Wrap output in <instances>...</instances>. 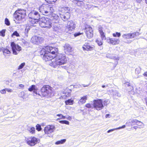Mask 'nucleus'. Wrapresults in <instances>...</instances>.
I'll list each match as a JSON object with an SVG mask.
<instances>
[{"mask_svg":"<svg viewBox=\"0 0 147 147\" xmlns=\"http://www.w3.org/2000/svg\"><path fill=\"white\" fill-rule=\"evenodd\" d=\"M140 77L139 76H134V78H138Z\"/></svg>","mask_w":147,"mask_h":147,"instance_id":"obj_61","label":"nucleus"},{"mask_svg":"<svg viewBox=\"0 0 147 147\" xmlns=\"http://www.w3.org/2000/svg\"><path fill=\"white\" fill-rule=\"evenodd\" d=\"M43 38L41 37L37 36H34L31 38V41L35 44H39L41 43Z\"/></svg>","mask_w":147,"mask_h":147,"instance_id":"obj_12","label":"nucleus"},{"mask_svg":"<svg viewBox=\"0 0 147 147\" xmlns=\"http://www.w3.org/2000/svg\"><path fill=\"white\" fill-rule=\"evenodd\" d=\"M45 51L49 53L52 56L55 55V57L57 54L58 53V49L56 48H53L52 47L47 46L44 47L41 51V53L44 52Z\"/></svg>","mask_w":147,"mask_h":147,"instance_id":"obj_6","label":"nucleus"},{"mask_svg":"<svg viewBox=\"0 0 147 147\" xmlns=\"http://www.w3.org/2000/svg\"><path fill=\"white\" fill-rule=\"evenodd\" d=\"M94 48L93 45L90 46L88 43H85L82 47L84 50H92Z\"/></svg>","mask_w":147,"mask_h":147,"instance_id":"obj_21","label":"nucleus"},{"mask_svg":"<svg viewBox=\"0 0 147 147\" xmlns=\"http://www.w3.org/2000/svg\"><path fill=\"white\" fill-rule=\"evenodd\" d=\"M74 100L71 99H68L65 101L66 105H71L73 103Z\"/></svg>","mask_w":147,"mask_h":147,"instance_id":"obj_30","label":"nucleus"},{"mask_svg":"<svg viewBox=\"0 0 147 147\" xmlns=\"http://www.w3.org/2000/svg\"><path fill=\"white\" fill-rule=\"evenodd\" d=\"M136 124L139 126H140L142 127H143L144 126V124L142 122L137 120V121H136Z\"/></svg>","mask_w":147,"mask_h":147,"instance_id":"obj_33","label":"nucleus"},{"mask_svg":"<svg viewBox=\"0 0 147 147\" xmlns=\"http://www.w3.org/2000/svg\"><path fill=\"white\" fill-rule=\"evenodd\" d=\"M93 106L94 107L98 110L102 109L103 107L102 101L100 99L95 100L94 102Z\"/></svg>","mask_w":147,"mask_h":147,"instance_id":"obj_8","label":"nucleus"},{"mask_svg":"<svg viewBox=\"0 0 147 147\" xmlns=\"http://www.w3.org/2000/svg\"><path fill=\"white\" fill-rule=\"evenodd\" d=\"M141 71V69L140 67L136 68L135 69V73L136 74H139Z\"/></svg>","mask_w":147,"mask_h":147,"instance_id":"obj_37","label":"nucleus"},{"mask_svg":"<svg viewBox=\"0 0 147 147\" xmlns=\"http://www.w3.org/2000/svg\"><path fill=\"white\" fill-rule=\"evenodd\" d=\"M66 140L65 139H63L56 142L55 143L56 144L58 145L64 143L66 141Z\"/></svg>","mask_w":147,"mask_h":147,"instance_id":"obj_31","label":"nucleus"},{"mask_svg":"<svg viewBox=\"0 0 147 147\" xmlns=\"http://www.w3.org/2000/svg\"><path fill=\"white\" fill-rule=\"evenodd\" d=\"M11 52L7 48H4L3 49V53L5 56V58H7V54L9 55L10 54Z\"/></svg>","mask_w":147,"mask_h":147,"instance_id":"obj_25","label":"nucleus"},{"mask_svg":"<svg viewBox=\"0 0 147 147\" xmlns=\"http://www.w3.org/2000/svg\"><path fill=\"white\" fill-rule=\"evenodd\" d=\"M13 36H15L18 37L19 36V35L17 31H15L11 35V36L12 37H13Z\"/></svg>","mask_w":147,"mask_h":147,"instance_id":"obj_44","label":"nucleus"},{"mask_svg":"<svg viewBox=\"0 0 147 147\" xmlns=\"http://www.w3.org/2000/svg\"><path fill=\"white\" fill-rule=\"evenodd\" d=\"M19 86L21 88H23L24 87V85L22 84H20L19 85Z\"/></svg>","mask_w":147,"mask_h":147,"instance_id":"obj_56","label":"nucleus"},{"mask_svg":"<svg viewBox=\"0 0 147 147\" xmlns=\"http://www.w3.org/2000/svg\"><path fill=\"white\" fill-rule=\"evenodd\" d=\"M57 116L59 117H61V119L62 118V119H65L66 118V117L65 116H63L61 114H58L57 115Z\"/></svg>","mask_w":147,"mask_h":147,"instance_id":"obj_49","label":"nucleus"},{"mask_svg":"<svg viewBox=\"0 0 147 147\" xmlns=\"http://www.w3.org/2000/svg\"><path fill=\"white\" fill-rule=\"evenodd\" d=\"M48 52L45 51L44 52H42L41 53V55H43V53H45L43 57V59L45 60L46 61H49L50 60L54 59V58L55 57V55L52 56L50 54L48 53Z\"/></svg>","mask_w":147,"mask_h":147,"instance_id":"obj_13","label":"nucleus"},{"mask_svg":"<svg viewBox=\"0 0 147 147\" xmlns=\"http://www.w3.org/2000/svg\"><path fill=\"white\" fill-rule=\"evenodd\" d=\"M111 93L114 96H116L118 97H120L121 94L116 90H112Z\"/></svg>","mask_w":147,"mask_h":147,"instance_id":"obj_26","label":"nucleus"},{"mask_svg":"<svg viewBox=\"0 0 147 147\" xmlns=\"http://www.w3.org/2000/svg\"><path fill=\"white\" fill-rule=\"evenodd\" d=\"M136 1L137 3H140L142 1V0H136Z\"/></svg>","mask_w":147,"mask_h":147,"instance_id":"obj_60","label":"nucleus"},{"mask_svg":"<svg viewBox=\"0 0 147 147\" xmlns=\"http://www.w3.org/2000/svg\"><path fill=\"white\" fill-rule=\"evenodd\" d=\"M108 42L110 43L113 45H116L118 44L119 42V39L115 38H111L109 40H107Z\"/></svg>","mask_w":147,"mask_h":147,"instance_id":"obj_19","label":"nucleus"},{"mask_svg":"<svg viewBox=\"0 0 147 147\" xmlns=\"http://www.w3.org/2000/svg\"><path fill=\"white\" fill-rule=\"evenodd\" d=\"M140 34L139 32H135L132 33L125 34L122 35L123 42L126 43H130L131 42V40L129 39H132L138 36Z\"/></svg>","mask_w":147,"mask_h":147,"instance_id":"obj_3","label":"nucleus"},{"mask_svg":"<svg viewBox=\"0 0 147 147\" xmlns=\"http://www.w3.org/2000/svg\"><path fill=\"white\" fill-rule=\"evenodd\" d=\"M87 98L86 95L82 97L79 101L78 103L83 104L85 103L86 102V100L87 99Z\"/></svg>","mask_w":147,"mask_h":147,"instance_id":"obj_24","label":"nucleus"},{"mask_svg":"<svg viewBox=\"0 0 147 147\" xmlns=\"http://www.w3.org/2000/svg\"><path fill=\"white\" fill-rule=\"evenodd\" d=\"M39 24L42 27L50 28L52 27V20L45 17H42L39 20Z\"/></svg>","mask_w":147,"mask_h":147,"instance_id":"obj_4","label":"nucleus"},{"mask_svg":"<svg viewBox=\"0 0 147 147\" xmlns=\"http://www.w3.org/2000/svg\"><path fill=\"white\" fill-rule=\"evenodd\" d=\"M59 15L62 20L64 21H67L69 19L70 16V13Z\"/></svg>","mask_w":147,"mask_h":147,"instance_id":"obj_20","label":"nucleus"},{"mask_svg":"<svg viewBox=\"0 0 147 147\" xmlns=\"http://www.w3.org/2000/svg\"><path fill=\"white\" fill-rule=\"evenodd\" d=\"M40 19H35V18H28V21L29 22L32 24H35L37 23L38 22H39Z\"/></svg>","mask_w":147,"mask_h":147,"instance_id":"obj_23","label":"nucleus"},{"mask_svg":"<svg viewBox=\"0 0 147 147\" xmlns=\"http://www.w3.org/2000/svg\"><path fill=\"white\" fill-rule=\"evenodd\" d=\"M82 34V33H80V32H77V33H75L74 34V36L75 37H76Z\"/></svg>","mask_w":147,"mask_h":147,"instance_id":"obj_53","label":"nucleus"},{"mask_svg":"<svg viewBox=\"0 0 147 147\" xmlns=\"http://www.w3.org/2000/svg\"><path fill=\"white\" fill-rule=\"evenodd\" d=\"M36 129L38 131H40L41 129V126L39 124H37L36 126Z\"/></svg>","mask_w":147,"mask_h":147,"instance_id":"obj_43","label":"nucleus"},{"mask_svg":"<svg viewBox=\"0 0 147 147\" xmlns=\"http://www.w3.org/2000/svg\"><path fill=\"white\" fill-rule=\"evenodd\" d=\"M19 95L20 97L23 99H26V97L25 96L26 94L25 92L23 91L21 92Z\"/></svg>","mask_w":147,"mask_h":147,"instance_id":"obj_34","label":"nucleus"},{"mask_svg":"<svg viewBox=\"0 0 147 147\" xmlns=\"http://www.w3.org/2000/svg\"><path fill=\"white\" fill-rule=\"evenodd\" d=\"M107 58H109L110 59H113L116 60H119V57H113L112 56V55L110 54H107Z\"/></svg>","mask_w":147,"mask_h":147,"instance_id":"obj_29","label":"nucleus"},{"mask_svg":"<svg viewBox=\"0 0 147 147\" xmlns=\"http://www.w3.org/2000/svg\"><path fill=\"white\" fill-rule=\"evenodd\" d=\"M85 107L87 108H91L92 107V105L90 103H87L85 105Z\"/></svg>","mask_w":147,"mask_h":147,"instance_id":"obj_48","label":"nucleus"},{"mask_svg":"<svg viewBox=\"0 0 147 147\" xmlns=\"http://www.w3.org/2000/svg\"><path fill=\"white\" fill-rule=\"evenodd\" d=\"M69 120H70L71 119V117L69 116H68L67 117H66V118Z\"/></svg>","mask_w":147,"mask_h":147,"instance_id":"obj_55","label":"nucleus"},{"mask_svg":"<svg viewBox=\"0 0 147 147\" xmlns=\"http://www.w3.org/2000/svg\"><path fill=\"white\" fill-rule=\"evenodd\" d=\"M64 49L66 54L69 55L71 54L73 51V48L70 45L68 44H65L64 46Z\"/></svg>","mask_w":147,"mask_h":147,"instance_id":"obj_14","label":"nucleus"},{"mask_svg":"<svg viewBox=\"0 0 147 147\" xmlns=\"http://www.w3.org/2000/svg\"><path fill=\"white\" fill-rule=\"evenodd\" d=\"M138 127H137V126H134L133 127V128L134 129H137V128Z\"/></svg>","mask_w":147,"mask_h":147,"instance_id":"obj_64","label":"nucleus"},{"mask_svg":"<svg viewBox=\"0 0 147 147\" xmlns=\"http://www.w3.org/2000/svg\"><path fill=\"white\" fill-rule=\"evenodd\" d=\"M28 90L29 91L31 92L32 91H33V92L34 93L36 94H38L40 95V94L37 93L36 92V88L35 85H32L30 86L28 88Z\"/></svg>","mask_w":147,"mask_h":147,"instance_id":"obj_22","label":"nucleus"},{"mask_svg":"<svg viewBox=\"0 0 147 147\" xmlns=\"http://www.w3.org/2000/svg\"><path fill=\"white\" fill-rule=\"evenodd\" d=\"M6 30L5 29L3 30L0 32V36H1L3 37L5 36V33Z\"/></svg>","mask_w":147,"mask_h":147,"instance_id":"obj_38","label":"nucleus"},{"mask_svg":"<svg viewBox=\"0 0 147 147\" xmlns=\"http://www.w3.org/2000/svg\"><path fill=\"white\" fill-rule=\"evenodd\" d=\"M59 123L62 124H65L69 125V122L67 121H59Z\"/></svg>","mask_w":147,"mask_h":147,"instance_id":"obj_40","label":"nucleus"},{"mask_svg":"<svg viewBox=\"0 0 147 147\" xmlns=\"http://www.w3.org/2000/svg\"><path fill=\"white\" fill-rule=\"evenodd\" d=\"M6 91L9 92H13V90L10 88H6Z\"/></svg>","mask_w":147,"mask_h":147,"instance_id":"obj_51","label":"nucleus"},{"mask_svg":"<svg viewBox=\"0 0 147 147\" xmlns=\"http://www.w3.org/2000/svg\"><path fill=\"white\" fill-rule=\"evenodd\" d=\"M0 93L2 94H5L6 93V88L0 91Z\"/></svg>","mask_w":147,"mask_h":147,"instance_id":"obj_50","label":"nucleus"},{"mask_svg":"<svg viewBox=\"0 0 147 147\" xmlns=\"http://www.w3.org/2000/svg\"><path fill=\"white\" fill-rule=\"evenodd\" d=\"M82 86H84V87H87V86H88V85H85V84H83L82 85Z\"/></svg>","mask_w":147,"mask_h":147,"instance_id":"obj_63","label":"nucleus"},{"mask_svg":"<svg viewBox=\"0 0 147 147\" xmlns=\"http://www.w3.org/2000/svg\"><path fill=\"white\" fill-rule=\"evenodd\" d=\"M113 35L114 37H119L121 36V34L120 33L116 32V33H113Z\"/></svg>","mask_w":147,"mask_h":147,"instance_id":"obj_39","label":"nucleus"},{"mask_svg":"<svg viewBox=\"0 0 147 147\" xmlns=\"http://www.w3.org/2000/svg\"><path fill=\"white\" fill-rule=\"evenodd\" d=\"M67 28H68L69 31H73L75 28V23L72 20L68 22Z\"/></svg>","mask_w":147,"mask_h":147,"instance_id":"obj_18","label":"nucleus"},{"mask_svg":"<svg viewBox=\"0 0 147 147\" xmlns=\"http://www.w3.org/2000/svg\"><path fill=\"white\" fill-rule=\"evenodd\" d=\"M85 32L87 37L88 38H92L93 36V30L91 27L87 25L85 28Z\"/></svg>","mask_w":147,"mask_h":147,"instance_id":"obj_9","label":"nucleus"},{"mask_svg":"<svg viewBox=\"0 0 147 147\" xmlns=\"http://www.w3.org/2000/svg\"><path fill=\"white\" fill-rule=\"evenodd\" d=\"M96 42L98 46H101L102 44V42L100 38H97L96 40Z\"/></svg>","mask_w":147,"mask_h":147,"instance_id":"obj_35","label":"nucleus"},{"mask_svg":"<svg viewBox=\"0 0 147 147\" xmlns=\"http://www.w3.org/2000/svg\"><path fill=\"white\" fill-rule=\"evenodd\" d=\"M5 24L7 26H9L10 24V22L7 18H6L5 19Z\"/></svg>","mask_w":147,"mask_h":147,"instance_id":"obj_45","label":"nucleus"},{"mask_svg":"<svg viewBox=\"0 0 147 147\" xmlns=\"http://www.w3.org/2000/svg\"><path fill=\"white\" fill-rule=\"evenodd\" d=\"M51 88L49 86L45 85L41 89V91L43 93V95L44 96L50 95L52 92Z\"/></svg>","mask_w":147,"mask_h":147,"instance_id":"obj_7","label":"nucleus"},{"mask_svg":"<svg viewBox=\"0 0 147 147\" xmlns=\"http://www.w3.org/2000/svg\"><path fill=\"white\" fill-rule=\"evenodd\" d=\"M11 47L13 53L15 55H17L18 54L16 51H20L22 50L21 47L20 46L15 44L14 42H11Z\"/></svg>","mask_w":147,"mask_h":147,"instance_id":"obj_10","label":"nucleus"},{"mask_svg":"<svg viewBox=\"0 0 147 147\" xmlns=\"http://www.w3.org/2000/svg\"><path fill=\"white\" fill-rule=\"evenodd\" d=\"M26 16V11L24 9L17 10L13 14V16L17 20L21 21L25 19Z\"/></svg>","mask_w":147,"mask_h":147,"instance_id":"obj_5","label":"nucleus"},{"mask_svg":"<svg viewBox=\"0 0 147 147\" xmlns=\"http://www.w3.org/2000/svg\"><path fill=\"white\" fill-rule=\"evenodd\" d=\"M136 121H137V120L136 119H131V126H132L133 125H136Z\"/></svg>","mask_w":147,"mask_h":147,"instance_id":"obj_42","label":"nucleus"},{"mask_svg":"<svg viewBox=\"0 0 147 147\" xmlns=\"http://www.w3.org/2000/svg\"><path fill=\"white\" fill-rule=\"evenodd\" d=\"M126 124L127 126H131V119H130L128 120L126 123Z\"/></svg>","mask_w":147,"mask_h":147,"instance_id":"obj_46","label":"nucleus"},{"mask_svg":"<svg viewBox=\"0 0 147 147\" xmlns=\"http://www.w3.org/2000/svg\"><path fill=\"white\" fill-rule=\"evenodd\" d=\"M27 143L30 146H34L37 144L38 140L37 138H27Z\"/></svg>","mask_w":147,"mask_h":147,"instance_id":"obj_17","label":"nucleus"},{"mask_svg":"<svg viewBox=\"0 0 147 147\" xmlns=\"http://www.w3.org/2000/svg\"><path fill=\"white\" fill-rule=\"evenodd\" d=\"M25 65V63H21L18 67V69L19 70L22 69Z\"/></svg>","mask_w":147,"mask_h":147,"instance_id":"obj_41","label":"nucleus"},{"mask_svg":"<svg viewBox=\"0 0 147 147\" xmlns=\"http://www.w3.org/2000/svg\"><path fill=\"white\" fill-rule=\"evenodd\" d=\"M125 127V125H124L121 127H120L118 128H117V129H121L124 128Z\"/></svg>","mask_w":147,"mask_h":147,"instance_id":"obj_54","label":"nucleus"},{"mask_svg":"<svg viewBox=\"0 0 147 147\" xmlns=\"http://www.w3.org/2000/svg\"><path fill=\"white\" fill-rule=\"evenodd\" d=\"M99 31L102 40H105L106 39V37L104 32L102 30H99Z\"/></svg>","mask_w":147,"mask_h":147,"instance_id":"obj_28","label":"nucleus"},{"mask_svg":"<svg viewBox=\"0 0 147 147\" xmlns=\"http://www.w3.org/2000/svg\"><path fill=\"white\" fill-rule=\"evenodd\" d=\"M28 130L29 132L32 134H34L35 133V128L34 127H30Z\"/></svg>","mask_w":147,"mask_h":147,"instance_id":"obj_32","label":"nucleus"},{"mask_svg":"<svg viewBox=\"0 0 147 147\" xmlns=\"http://www.w3.org/2000/svg\"><path fill=\"white\" fill-rule=\"evenodd\" d=\"M117 128H115V129H110L109 130H108L107 131V133H109L110 132H112L113 131H114L115 130H117Z\"/></svg>","mask_w":147,"mask_h":147,"instance_id":"obj_52","label":"nucleus"},{"mask_svg":"<svg viewBox=\"0 0 147 147\" xmlns=\"http://www.w3.org/2000/svg\"><path fill=\"white\" fill-rule=\"evenodd\" d=\"M57 0H45V1L48 3H51L52 2H55Z\"/></svg>","mask_w":147,"mask_h":147,"instance_id":"obj_47","label":"nucleus"},{"mask_svg":"<svg viewBox=\"0 0 147 147\" xmlns=\"http://www.w3.org/2000/svg\"><path fill=\"white\" fill-rule=\"evenodd\" d=\"M143 75L144 76H147V71L145 72L144 74Z\"/></svg>","mask_w":147,"mask_h":147,"instance_id":"obj_57","label":"nucleus"},{"mask_svg":"<svg viewBox=\"0 0 147 147\" xmlns=\"http://www.w3.org/2000/svg\"><path fill=\"white\" fill-rule=\"evenodd\" d=\"M145 101L146 103V105L147 106V97H146L145 98Z\"/></svg>","mask_w":147,"mask_h":147,"instance_id":"obj_59","label":"nucleus"},{"mask_svg":"<svg viewBox=\"0 0 147 147\" xmlns=\"http://www.w3.org/2000/svg\"><path fill=\"white\" fill-rule=\"evenodd\" d=\"M109 115H110L109 114H107L105 116L107 118L109 116Z\"/></svg>","mask_w":147,"mask_h":147,"instance_id":"obj_62","label":"nucleus"},{"mask_svg":"<svg viewBox=\"0 0 147 147\" xmlns=\"http://www.w3.org/2000/svg\"><path fill=\"white\" fill-rule=\"evenodd\" d=\"M67 59L65 54H60L58 57L54 59L51 63L50 65L53 67H56L58 65H61L67 62Z\"/></svg>","mask_w":147,"mask_h":147,"instance_id":"obj_1","label":"nucleus"},{"mask_svg":"<svg viewBox=\"0 0 147 147\" xmlns=\"http://www.w3.org/2000/svg\"><path fill=\"white\" fill-rule=\"evenodd\" d=\"M124 85L125 86L127 87H129V88H127V90L129 91H131L133 89V88L132 86H131L129 82H126L124 84Z\"/></svg>","mask_w":147,"mask_h":147,"instance_id":"obj_27","label":"nucleus"},{"mask_svg":"<svg viewBox=\"0 0 147 147\" xmlns=\"http://www.w3.org/2000/svg\"><path fill=\"white\" fill-rule=\"evenodd\" d=\"M29 18L40 19V16L38 12L36 11L31 12L28 15Z\"/></svg>","mask_w":147,"mask_h":147,"instance_id":"obj_15","label":"nucleus"},{"mask_svg":"<svg viewBox=\"0 0 147 147\" xmlns=\"http://www.w3.org/2000/svg\"><path fill=\"white\" fill-rule=\"evenodd\" d=\"M68 13H70V8L68 7L59 8V15L64 14Z\"/></svg>","mask_w":147,"mask_h":147,"instance_id":"obj_16","label":"nucleus"},{"mask_svg":"<svg viewBox=\"0 0 147 147\" xmlns=\"http://www.w3.org/2000/svg\"><path fill=\"white\" fill-rule=\"evenodd\" d=\"M104 105H107V102L106 101H105L104 102Z\"/></svg>","mask_w":147,"mask_h":147,"instance_id":"obj_58","label":"nucleus"},{"mask_svg":"<svg viewBox=\"0 0 147 147\" xmlns=\"http://www.w3.org/2000/svg\"><path fill=\"white\" fill-rule=\"evenodd\" d=\"M39 10L42 14L45 15L52 14L54 11L53 7L48 4H43L40 6Z\"/></svg>","mask_w":147,"mask_h":147,"instance_id":"obj_2","label":"nucleus"},{"mask_svg":"<svg viewBox=\"0 0 147 147\" xmlns=\"http://www.w3.org/2000/svg\"><path fill=\"white\" fill-rule=\"evenodd\" d=\"M55 129V126L53 125L47 126L45 128L44 131L46 134H49L54 132Z\"/></svg>","mask_w":147,"mask_h":147,"instance_id":"obj_11","label":"nucleus"},{"mask_svg":"<svg viewBox=\"0 0 147 147\" xmlns=\"http://www.w3.org/2000/svg\"><path fill=\"white\" fill-rule=\"evenodd\" d=\"M66 90H67V91H68V93L64 92V93L65 94V96L68 97L69 96V95H70V94L71 92V90H70L69 89H67ZM63 94H64V93H63Z\"/></svg>","mask_w":147,"mask_h":147,"instance_id":"obj_36","label":"nucleus"}]
</instances>
